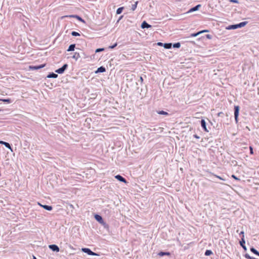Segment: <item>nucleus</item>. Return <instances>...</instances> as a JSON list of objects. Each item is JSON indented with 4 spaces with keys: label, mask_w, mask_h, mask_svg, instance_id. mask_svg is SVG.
<instances>
[{
    "label": "nucleus",
    "mask_w": 259,
    "mask_h": 259,
    "mask_svg": "<svg viewBox=\"0 0 259 259\" xmlns=\"http://www.w3.org/2000/svg\"><path fill=\"white\" fill-rule=\"evenodd\" d=\"M199 34H200V32H198L197 33H192L191 34V37H196L197 35H198Z\"/></svg>",
    "instance_id": "nucleus-30"
},
{
    "label": "nucleus",
    "mask_w": 259,
    "mask_h": 259,
    "mask_svg": "<svg viewBox=\"0 0 259 259\" xmlns=\"http://www.w3.org/2000/svg\"><path fill=\"white\" fill-rule=\"evenodd\" d=\"M140 79L141 82H142L143 81V77L142 76L140 77Z\"/></svg>",
    "instance_id": "nucleus-46"
},
{
    "label": "nucleus",
    "mask_w": 259,
    "mask_h": 259,
    "mask_svg": "<svg viewBox=\"0 0 259 259\" xmlns=\"http://www.w3.org/2000/svg\"><path fill=\"white\" fill-rule=\"evenodd\" d=\"M239 106H234V117L235 122L236 123L238 122V116L239 113Z\"/></svg>",
    "instance_id": "nucleus-2"
},
{
    "label": "nucleus",
    "mask_w": 259,
    "mask_h": 259,
    "mask_svg": "<svg viewBox=\"0 0 259 259\" xmlns=\"http://www.w3.org/2000/svg\"><path fill=\"white\" fill-rule=\"evenodd\" d=\"M41 207H42L44 209L46 210L50 211L52 210V207L50 205H40Z\"/></svg>",
    "instance_id": "nucleus-18"
},
{
    "label": "nucleus",
    "mask_w": 259,
    "mask_h": 259,
    "mask_svg": "<svg viewBox=\"0 0 259 259\" xmlns=\"http://www.w3.org/2000/svg\"><path fill=\"white\" fill-rule=\"evenodd\" d=\"M258 255V256H259V252H258V255Z\"/></svg>",
    "instance_id": "nucleus-50"
},
{
    "label": "nucleus",
    "mask_w": 259,
    "mask_h": 259,
    "mask_svg": "<svg viewBox=\"0 0 259 259\" xmlns=\"http://www.w3.org/2000/svg\"><path fill=\"white\" fill-rule=\"evenodd\" d=\"M212 254V252L210 250H206L205 252V255L206 256H209Z\"/></svg>",
    "instance_id": "nucleus-27"
},
{
    "label": "nucleus",
    "mask_w": 259,
    "mask_h": 259,
    "mask_svg": "<svg viewBox=\"0 0 259 259\" xmlns=\"http://www.w3.org/2000/svg\"><path fill=\"white\" fill-rule=\"evenodd\" d=\"M206 37H207V38H208V39H211V37H212V36H211V35H210V34H207V35H206Z\"/></svg>",
    "instance_id": "nucleus-41"
},
{
    "label": "nucleus",
    "mask_w": 259,
    "mask_h": 259,
    "mask_svg": "<svg viewBox=\"0 0 259 259\" xmlns=\"http://www.w3.org/2000/svg\"><path fill=\"white\" fill-rule=\"evenodd\" d=\"M152 26L147 23L145 21H143L141 24V27L143 29L151 28Z\"/></svg>",
    "instance_id": "nucleus-11"
},
{
    "label": "nucleus",
    "mask_w": 259,
    "mask_h": 259,
    "mask_svg": "<svg viewBox=\"0 0 259 259\" xmlns=\"http://www.w3.org/2000/svg\"><path fill=\"white\" fill-rule=\"evenodd\" d=\"M201 126L203 130L206 132H208V130L207 129L206 122L204 119H202L200 121Z\"/></svg>",
    "instance_id": "nucleus-8"
},
{
    "label": "nucleus",
    "mask_w": 259,
    "mask_h": 259,
    "mask_svg": "<svg viewBox=\"0 0 259 259\" xmlns=\"http://www.w3.org/2000/svg\"><path fill=\"white\" fill-rule=\"evenodd\" d=\"M240 235H242V237L243 236H244V232H243V231H241V232L240 233Z\"/></svg>",
    "instance_id": "nucleus-43"
},
{
    "label": "nucleus",
    "mask_w": 259,
    "mask_h": 259,
    "mask_svg": "<svg viewBox=\"0 0 259 259\" xmlns=\"http://www.w3.org/2000/svg\"><path fill=\"white\" fill-rule=\"evenodd\" d=\"M82 251L90 255H98L97 253L92 251L90 248H82Z\"/></svg>",
    "instance_id": "nucleus-4"
},
{
    "label": "nucleus",
    "mask_w": 259,
    "mask_h": 259,
    "mask_svg": "<svg viewBox=\"0 0 259 259\" xmlns=\"http://www.w3.org/2000/svg\"><path fill=\"white\" fill-rule=\"evenodd\" d=\"M68 64H65L61 68L56 70L55 72L59 74H62L64 73L65 70L67 68Z\"/></svg>",
    "instance_id": "nucleus-5"
},
{
    "label": "nucleus",
    "mask_w": 259,
    "mask_h": 259,
    "mask_svg": "<svg viewBox=\"0 0 259 259\" xmlns=\"http://www.w3.org/2000/svg\"><path fill=\"white\" fill-rule=\"evenodd\" d=\"M5 142V141H0V144L4 145Z\"/></svg>",
    "instance_id": "nucleus-44"
},
{
    "label": "nucleus",
    "mask_w": 259,
    "mask_h": 259,
    "mask_svg": "<svg viewBox=\"0 0 259 259\" xmlns=\"http://www.w3.org/2000/svg\"><path fill=\"white\" fill-rule=\"evenodd\" d=\"M75 17L78 20H79V21H81V22H84V20L79 16H77V15H70V16H65L64 17Z\"/></svg>",
    "instance_id": "nucleus-16"
},
{
    "label": "nucleus",
    "mask_w": 259,
    "mask_h": 259,
    "mask_svg": "<svg viewBox=\"0 0 259 259\" xmlns=\"http://www.w3.org/2000/svg\"><path fill=\"white\" fill-rule=\"evenodd\" d=\"M239 243H240V246L243 248V249L245 251H246L247 250V248H246V246L245 245V239L244 238V236H243L241 238V239Z\"/></svg>",
    "instance_id": "nucleus-7"
},
{
    "label": "nucleus",
    "mask_w": 259,
    "mask_h": 259,
    "mask_svg": "<svg viewBox=\"0 0 259 259\" xmlns=\"http://www.w3.org/2000/svg\"><path fill=\"white\" fill-rule=\"evenodd\" d=\"M81 57V55L79 52H75L73 55L72 56V58L75 59L76 61L79 58Z\"/></svg>",
    "instance_id": "nucleus-13"
},
{
    "label": "nucleus",
    "mask_w": 259,
    "mask_h": 259,
    "mask_svg": "<svg viewBox=\"0 0 259 259\" xmlns=\"http://www.w3.org/2000/svg\"><path fill=\"white\" fill-rule=\"evenodd\" d=\"M250 251L253 253L254 254H256V255H258L259 252L256 249H255L254 247H252L250 248Z\"/></svg>",
    "instance_id": "nucleus-22"
},
{
    "label": "nucleus",
    "mask_w": 259,
    "mask_h": 259,
    "mask_svg": "<svg viewBox=\"0 0 259 259\" xmlns=\"http://www.w3.org/2000/svg\"><path fill=\"white\" fill-rule=\"evenodd\" d=\"M117 45V43H115L114 45H113L112 46H110L109 47V49H114V48H115Z\"/></svg>",
    "instance_id": "nucleus-32"
},
{
    "label": "nucleus",
    "mask_w": 259,
    "mask_h": 259,
    "mask_svg": "<svg viewBox=\"0 0 259 259\" xmlns=\"http://www.w3.org/2000/svg\"><path fill=\"white\" fill-rule=\"evenodd\" d=\"M232 177L234 179H235V180H239V179H238L237 177H236L235 175H233L232 176Z\"/></svg>",
    "instance_id": "nucleus-37"
},
{
    "label": "nucleus",
    "mask_w": 259,
    "mask_h": 259,
    "mask_svg": "<svg viewBox=\"0 0 259 259\" xmlns=\"http://www.w3.org/2000/svg\"><path fill=\"white\" fill-rule=\"evenodd\" d=\"M71 34L72 36H77L80 35V34L78 32H76V31H72Z\"/></svg>",
    "instance_id": "nucleus-29"
},
{
    "label": "nucleus",
    "mask_w": 259,
    "mask_h": 259,
    "mask_svg": "<svg viewBox=\"0 0 259 259\" xmlns=\"http://www.w3.org/2000/svg\"><path fill=\"white\" fill-rule=\"evenodd\" d=\"M230 2L234 3H238V1L237 0H231Z\"/></svg>",
    "instance_id": "nucleus-39"
},
{
    "label": "nucleus",
    "mask_w": 259,
    "mask_h": 259,
    "mask_svg": "<svg viewBox=\"0 0 259 259\" xmlns=\"http://www.w3.org/2000/svg\"><path fill=\"white\" fill-rule=\"evenodd\" d=\"M157 45L159 46H163V44L162 42H157Z\"/></svg>",
    "instance_id": "nucleus-36"
},
{
    "label": "nucleus",
    "mask_w": 259,
    "mask_h": 259,
    "mask_svg": "<svg viewBox=\"0 0 259 259\" xmlns=\"http://www.w3.org/2000/svg\"><path fill=\"white\" fill-rule=\"evenodd\" d=\"M33 259H36V258L35 256H33Z\"/></svg>",
    "instance_id": "nucleus-49"
},
{
    "label": "nucleus",
    "mask_w": 259,
    "mask_h": 259,
    "mask_svg": "<svg viewBox=\"0 0 259 259\" xmlns=\"http://www.w3.org/2000/svg\"><path fill=\"white\" fill-rule=\"evenodd\" d=\"M157 113L159 114L164 115H168V113L167 112H165V111H163V110L158 111Z\"/></svg>",
    "instance_id": "nucleus-23"
},
{
    "label": "nucleus",
    "mask_w": 259,
    "mask_h": 259,
    "mask_svg": "<svg viewBox=\"0 0 259 259\" xmlns=\"http://www.w3.org/2000/svg\"><path fill=\"white\" fill-rule=\"evenodd\" d=\"M75 48V44H71L69 46L67 51L68 52L73 51H74Z\"/></svg>",
    "instance_id": "nucleus-17"
},
{
    "label": "nucleus",
    "mask_w": 259,
    "mask_h": 259,
    "mask_svg": "<svg viewBox=\"0 0 259 259\" xmlns=\"http://www.w3.org/2000/svg\"><path fill=\"white\" fill-rule=\"evenodd\" d=\"M46 64H41L39 65H35V66H30V69L32 70H38L41 68H44Z\"/></svg>",
    "instance_id": "nucleus-9"
},
{
    "label": "nucleus",
    "mask_w": 259,
    "mask_h": 259,
    "mask_svg": "<svg viewBox=\"0 0 259 259\" xmlns=\"http://www.w3.org/2000/svg\"><path fill=\"white\" fill-rule=\"evenodd\" d=\"M106 71V68L104 66H100L99 67L97 70L95 71L96 73H103Z\"/></svg>",
    "instance_id": "nucleus-12"
},
{
    "label": "nucleus",
    "mask_w": 259,
    "mask_h": 259,
    "mask_svg": "<svg viewBox=\"0 0 259 259\" xmlns=\"http://www.w3.org/2000/svg\"><path fill=\"white\" fill-rule=\"evenodd\" d=\"M247 24V21H244V22H240V23H239L238 24H234V25H229V26H228V27H227V29H229V30H230V29H237V28H241V27H244Z\"/></svg>",
    "instance_id": "nucleus-1"
},
{
    "label": "nucleus",
    "mask_w": 259,
    "mask_h": 259,
    "mask_svg": "<svg viewBox=\"0 0 259 259\" xmlns=\"http://www.w3.org/2000/svg\"><path fill=\"white\" fill-rule=\"evenodd\" d=\"M163 47L165 49H170L171 48L172 44L171 43H165L163 44Z\"/></svg>",
    "instance_id": "nucleus-19"
},
{
    "label": "nucleus",
    "mask_w": 259,
    "mask_h": 259,
    "mask_svg": "<svg viewBox=\"0 0 259 259\" xmlns=\"http://www.w3.org/2000/svg\"><path fill=\"white\" fill-rule=\"evenodd\" d=\"M200 7H201L200 5H197L196 6H195V7L192 8L191 9H190V10L189 11V12H194V11H197L198 10V9Z\"/></svg>",
    "instance_id": "nucleus-15"
},
{
    "label": "nucleus",
    "mask_w": 259,
    "mask_h": 259,
    "mask_svg": "<svg viewBox=\"0 0 259 259\" xmlns=\"http://www.w3.org/2000/svg\"><path fill=\"white\" fill-rule=\"evenodd\" d=\"M122 17H123V16H120V17H119V19H118V21H117V22H118L121 20V19L122 18Z\"/></svg>",
    "instance_id": "nucleus-45"
},
{
    "label": "nucleus",
    "mask_w": 259,
    "mask_h": 259,
    "mask_svg": "<svg viewBox=\"0 0 259 259\" xmlns=\"http://www.w3.org/2000/svg\"><path fill=\"white\" fill-rule=\"evenodd\" d=\"M221 114H222V112L219 113V114H218L219 116L221 115Z\"/></svg>",
    "instance_id": "nucleus-47"
},
{
    "label": "nucleus",
    "mask_w": 259,
    "mask_h": 259,
    "mask_svg": "<svg viewBox=\"0 0 259 259\" xmlns=\"http://www.w3.org/2000/svg\"><path fill=\"white\" fill-rule=\"evenodd\" d=\"M208 32V30H203L199 31V32H200V34L203 32Z\"/></svg>",
    "instance_id": "nucleus-40"
},
{
    "label": "nucleus",
    "mask_w": 259,
    "mask_h": 259,
    "mask_svg": "<svg viewBox=\"0 0 259 259\" xmlns=\"http://www.w3.org/2000/svg\"><path fill=\"white\" fill-rule=\"evenodd\" d=\"M58 74H56L54 72L50 73L48 75V78H56L58 77Z\"/></svg>",
    "instance_id": "nucleus-14"
},
{
    "label": "nucleus",
    "mask_w": 259,
    "mask_h": 259,
    "mask_svg": "<svg viewBox=\"0 0 259 259\" xmlns=\"http://www.w3.org/2000/svg\"><path fill=\"white\" fill-rule=\"evenodd\" d=\"M104 50V48H99L96 50L95 52L96 53H99L102 51H103Z\"/></svg>",
    "instance_id": "nucleus-31"
},
{
    "label": "nucleus",
    "mask_w": 259,
    "mask_h": 259,
    "mask_svg": "<svg viewBox=\"0 0 259 259\" xmlns=\"http://www.w3.org/2000/svg\"><path fill=\"white\" fill-rule=\"evenodd\" d=\"M193 137H194V138H195L196 139H200V137H199V136H198V135H194Z\"/></svg>",
    "instance_id": "nucleus-42"
},
{
    "label": "nucleus",
    "mask_w": 259,
    "mask_h": 259,
    "mask_svg": "<svg viewBox=\"0 0 259 259\" xmlns=\"http://www.w3.org/2000/svg\"><path fill=\"white\" fill-rule=\"evenodd\" d=\"M158 255L160 256H163L164 255H170V253L169 252H164V251H160L158 253Z\"/></svg>",
    "instance_id": "nucleus-20"
},
{
    "label": "nucleus",
    "mask_w": 259,
    "mask_h": 259,
    "mask_svg": "<svg viewBox=\"0 0 259 259\" xmlns=\"http://www.w3.org/2000/svg\"><path fill=\"white\" fill-rule=\"evenodd\" d=\"M249 150H250V153L251 154H253V148L251 146H250L249 147Z\"/></svg>",
    "instance_id": "nucleus-34"
},
{
    "label": "nucleus",
    "mask_w": 259,
    "mask_h": 259,
    "mask_svg": "<svg viewBox=\"0 0 259 259\" xmlns=\"http://www.w3.org/2000/svg\"><path fill=\"white\" fill-rule=\"evenodd\" d=\"M95 219L97 221H98L100 224H102L105 227L107 225L106 223L104 221L101 215L99 214H95Z\"/></svg>",
    "instance_id": "nucleus-3"
},
{
    "label": "nucleus",
    "mask_w": 259,
    "mask_h": 259,
    "mask_svg": "<svg viewBox=\"0 0 259 259\" xmlns=\"http://www.w3.org/2000/svg\"><path fill=\"white\" fill-rule=\"evenodd\" d=\"M123 10V7H120L118 8L116 10V14H120L122 13V11Z\"/></svg>",
    "instance_id": "nucleus-24"
},
{
    "label": "nucleus",
    "mask_w": 259,
    "mask_h": 259,
    "mask_svg": "<svg viewBox=\"0 0 259 259\" xmlns=\"http://www.w3.org/2000/svg\"><path fill=\"white\" fill-rule=\"evenodd\" d=\"M0 101H2L4 102H6L7 103H12V100L10 99H0Z\"/></svg>",
    "instance_id": "nucleus-26"
},
{
    "label": "nucleus",
    "mask_w": 259,
    "mask_h": 259,
    "mask_svg": "<svg viewBox=\"0 0 259 259\" xmlns=\"http://www.w3.org/2000/svg\"><path fill=\"white\" fill-rule=\"evenodd\" d=\"M49 247L53 251L59 252L60 250L59 247L56 244L50 245Z\"/></svg>",
    "instance_id": "nucleus-6"
},
{
    "label": "nucleus",
    "mask_w": 259,
    "mask_h": 259,
    "mask_svg": "<svg viewBox=\"0 0 259 259\" xmlns=\"http://www.w3.org/2000/svg\"><path fill=\"white\" fill-rule=\"evenodd\" d=\"M244 256L246 258H247V259H250L251 257L247 253H246L245 255H244Z\"/></svg>",
    "instance_id": "nucleus-33"
},
{
    "label": "nucleus",
    "mask_w": 259,
    "mask_h": 259,
    "mask_svg": "<svg viewBox=\"0 0 259 259\" xmlns=\"http://www.w3.org/2000/svg\"><path fill=\"white\" fill-rule=\"evenodd\" d=\"M250 259H257V258H256L253 257H251Z\"/></svg>",
    "instance_id": "nucleus-48"
},
{
    "label": "nucleus",
    "mask_w": 259,
    "mask_h": 259,
    "mask_svg": "<svg viewBox=\"0 0 259 259\" xmlns=\"http://www.w3.org/2000/svg\"><path fill=\"white\" fill-rule=\"evenodd\" d=\"M214 176H215V177L219 178V179L221 180H223V181H225V179H223V178L219 176H217V175H214Z\"/></svg>",
    "instance_id": "nucleus-35"
},
{
    "label": "nucleus",
    "mask_w": 259,
    "mask_h": 259,
    "mask_svg": "<svg viewBox=\"0 0 259 259\" xmlns=\"http://www.w3.org/2000/svg\"><path fill=\"white\" fill-rule=\"evenodd\" d=\"M4 145H5L6 147L9 149L12 152L13 151V149L9 143L5 142L4 144Z\"/></svg>",
    "instance_id": "nucleus-21"
},
{
    "label": "nucleus",
    "mask_w": 259,
    "mask_h": 259,
    "mask_svg": "<svg viewBox=\"0 0 259 259\" xmlns=\"http://www.w3.org/2000/svg\"><path fill=\"white\" fill-rule=\"evenodd\" d=\"M115 179H116L117 180H118L120 182H123L124 183H126V180L125 178H124L122 176L117 175L115 176Z\"/></svg>",
    "instance_id": "nucleus-10"
},
{
    "label": "nucleus",
    "mask_w": 259,
    "mask_h": 259,
    "mask_svg": "<svg viewBox=\"0 0 259 259\" xmlns=\"http://www.w3.org/2000/svg\"><path fill=\"white\" fill-rule=\"evenodd\" d=\"M138 2H136L134 4L132 5V10L133 11H134L136 9L137 5H138Z\"/></svg>",
    "instance_id": "nucleus-28"
},
{
    "label": "nucleus",
    "mask_w": 259,
    "mask_h": 259,
    "mask_svg": "<svg viewBox=\"0 0 259 259\" xmlns=\"http://www.w3.org/2000/svg\"><path fill=\"white\" fill-rule=\"evenodd\" d=\"M174 48H179L181 47V44L180 42H176L172 45Z\"/></svg>",
    "instance_id": "nucleus-25"
},
{
    "label": "nucleus",
    "mask_w": 259,
    "mask_h": 259,
    "mask_svg": "<svg viewBox=\"0 0 259 259\" xmlns=\"http://www.w3.org/2000/svg\"><path fill=\"white\" fill-rule=\"evenodd\" d=\"M81 56L82 55V57H83L84 58H85L87 57V56H86L85 54H84V53H83V52H81Z\"/></svg>",
    "instance_id": "nucleus-38"
}]
</instances>
